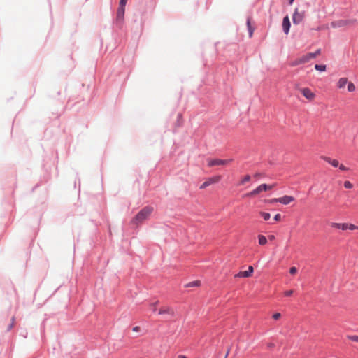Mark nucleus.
<instances>
[{"label":"nucleus","instance_id":"f257e3e1","mask_svg":"<svg viewBox=\"0 0 358 358\" xmlns=\"http://www.w3.org/2000/svg\"><path fill=\"white\" fill-rule=\"evenodd\" d=\"M152 210L153 209L152 207H145L136 215L133 220V222L135 224L141 223L150 216Z\"/></svg>","mask_w":358,"mask_h":358},{"label":"nucleus","instance_id":"f03ea898","mask_svg":"<svg viewBox=\"0 0 358 358\" xmlns=\"http://www.w3.org/2000/svg\"><path fill=\"white\" fill-rule=\"evenodd\" d=\"M273 187H275V185H268L266 184H262L259 186H258L256 189L252 190V192H248L246 194H245V196H247V197L254 196L257 194H259V193H261L263 191H267V190L271 189Z\"/></svg>","mask_w":358,"mask_h":358},{"label":"nucleus","instance_id":"7ed1b4c3","mask_svg":"<svg viewBox=\"0 0 358 358\" xmlns=\"http://www.w3.org/2000/svg\"><path fill=\"white\" fill-rule=\"evenodd\" d=\"M222 178V176H220V175H217V176H214L213 177H210V178H208L201 186H200V189H203L205 188H206L207 187L211 185H213V184H216L217 182H219L220 181Z\"/></svg>","mask_w":358,"mask_h":358},{"label":"nucleus","instance_id":"20e7f679","mask_svg":"<svg viewBox=\"0 0 358 358\" xmlns=\"http://www.w3.org/2000/svg\"><path fill=\"white\" fill-rule=\"evenodd\" d=\"M232 159H213L208 160V166H224L229 164Z\"/></svg>","mask_w":358,"mask_h":358},{"label":"nucleus","instance_id":"39448f33","mask_svg":"<svg viewBox=\"0 0 358 358\" xmlns=\"http://www.w3.org/2000/svg\"><path fill=\"white\" fill-rule=\"evenodd\" d=\"M305 17V12L304 11H299L298 8H296L294 10V13L293 14L292 20L294 24H298L301 23Z\"/></svg>","mask_w":358,"mask_h":358},{"label":"nucleus","instance_id":"423d86ee","mask_svg":"<svg viewBox=\"0 0 358 358\" xmlns=\"http://www.w3.org/2000/svg\"><path fill=\"white\" fill-rule=\"evenodd\" d=\"M293 201H294V198L293 196L286 195L282 197L273 199L271 200L270 202L271 203L279 202L284 205H287V204L290 203L291 202H292Z\"/></svg>","mask_w":358,"mask_h":358},{"label":"nucleus","instance_id":"0eeeda50","mask_svg":"<svg viewBox=\"0 0 358 358\" xmlns=\"http://www.w3.org/2000/svg\"><path fill=\"white\" fill-rule=\"evenodd\" d=\"M159 315H168L171 317L175 316L174 309L168 306H162L159 310Z\"/></svg>","mask_w":358,"mask_h":358},{"label":"nucleus","instance_id":"6e6552de","mask_svg":"<svg viewBox=\"0 0 358 358\" xmlns=\"http://www.w3.org/2000/svg\"><path fill=\"white\" fill-rule=\"evenodd\" d=\"M300 92L308 101H313L315 97V93L308 87L300 89Z\"/></svg>","mask_w":358,"mask_h":358},{"label":"nucleus","instance_id":"1a4fd4ad","mask_svg":"<svg viewBox=\"0 0 358 358\" xmlns=\"http://www.w3.org/2000/svg\"><path fill=\"white\" fill-rule=\"evenodd\" d=\"M254 269L252 266L248 267V269L245 271H241L235 275V278H248L250 277L253 273Z\"/></svg>","mask_w":358,"mask_h":358},{"label":"nucleus","instance_id":"9d476101","mask_svg":"<svg viewBox=\"0 0 358 358\" xmlns=\"http://www.w3.org/2000/svg\"><path fill=\"white\" fill-rule=\"evenodd\" d=\"M282 28L284 32L287 34L289 31L290 22L288 16H285L282 21Z\"/></svg>","mask_w":358,"mask_h":358},{"label":"nucleus","instance_id":"9b49d317","mask_svg":"<svg viewBox=\"0 0 358 358\" xmlns=\"http://www.w3.org/2000/svg\"><path fill=\"white\" fill-rule=\"evenodd\" d=\"M125 6L120 5L117 11V20L122 22L124 18Z\"/></svg>","mask_w":358,"mask_h":358},{"label":"nucleus","instance_id":"f8f14e48","mask_svg":"<svg viewBox=\"0 0 358 358\" xmlns=\"http://www.w3.org/2000/svg\"><path fill=\"white\" fill-rule=\"evenodd\" d=\"M322 159L330 164L334 167H338L339 166V162L337 159H332L329 157L322 156Z\"/></svg>","mask_w":358,"mask_h":358},{"label":"nucleus","instance_id":"ddd939ff","mask_svg":"<svg viewBox=\"0 0 358 358\" xmlns=\"http://www.w3.org/2000/svg\"><path fill=\"white\" fill-rule=\"evenodd\" d=\"M357 20L352 19V20H341L338 22V26H347V25H353L356 24Z\"/></svg>","mask_w":358,"mask_h":358},{"label":"nucleus","instance_id":"4468645a","mask_svg":"<svg viewBox=\"0 0 358 358\" xmlns=\"http://www.w3.org/2000/svg\"><path fill=\"white\" fill-rule=\"evenodd\" d=\"M330 226L332 228L342 229L343 231L346 230V223H337V222H331Z\"/></svg>","mask_w":358,"mask_h":358},{"label":"nucleus","instance_id":"2eb2a0df","mask_svg":"<svg viewBox=\"0 0 358 358\" xmlns=\"http://www.w3.org/2000/svg\"><path fill=\"white\" fill-rule=\"evenodd\" d=\"M348 83V80L347 78H341L338 83H337V87L339 89L343 88Z\"/></svg>","mask_w":358,"mask_h":358},{"label":"nucleus","instance_id":"dca6fc26","mask_svg":"<svg viewBox=\"0 0 358 358\" xmlns=\"http://www.w3.org/2000/svg\"><path fill=\"white\" fill-rule=\"evenodd\" d=\"M247 26H248V31H249V36L252 37L254 29L251 26L250 18H248V20H247Z\"/></svg>","mask_w":358,"mask_h":358},{"label":"nucleus","instance_id":"f3484780","mask_svg":"<svg viewBox=\"0 0 358 358\" xmlns=\"http://www.w3.org/2000/svg\"><path fill=\"white\" fill-rule=\"evenodd\" d=\"M258 241H259V244L261 245H264L266 244V243H267L266 238L263 235L258 236Z\"/></svg>","mask_w":358,"mask_h":358},{"label":"nucleus","instance_id":"a211bd4d","mask_svg":"<svg viewBox=\"0 0 358 358\" xmlns=\"http://www.w3.org/2000/svg\"><path fill=\"white\" fill-rule=\"evenodd\" d=\"M348 85V90L349 92H352L355 90L356 87L355 86V85L353 84V83L350 82V81H348V83L347 84Z\"/></svg>","mask_w":358,"mask_h":358},{"label":"nucleus","instance_id":"6ab92c4d","mask_svg":"<svg viewBox=\"0 0 358 358\" xmlns=\"http://www.w3.org/2000/svg\"><path fill=\"white\" fill-rule=\"evenodd\" d=\"M310 60H309L307 55H304L299 57V62H301V64L307 63Z\"/></svg>","mask_w":358,"mask_h":358},{"label":"nucleus","instance_id":"aec40b11","mask_svg":"<svg viewBox=\"0 0 358 358\" xmlns=\"http://www.w3.org/2000/svg\"><path fill=\"white\" fill-rule=\"evenodd\" d=\"M357 230L358 229V227L350 223H346V230Z\"/></svg>","mask_w":358,"mask_h":358},{"label":"nucleus","instance_id":"412c9836","mask_svg":"<svg viewBox=\"0 0 358 358\" xmlns=\"http://www.w3.org/2000/svg\"><path fill=\"white\" fill-rule=\"evenodd\" d=\"M315 69L320 71H326V66L325 65H320V64H315Z\"/></svg>","mask_w":358,"mask_h":358},{"label":"nucleus","instance_id":"4be33fe9","mask_svg":"<svg viewBox=\"0 0 358 358\" xmlns=\"http://www.w3.org/2000/svg\"><path fill=\"white\" fill-rule=\"evenodd\" d=\"M250 180V176L249 175H246L244 178L241 180L240 184L244 185L245 182H249Z\"/></svg>","mask_w":358,"mask_h":358},{"label":"nucleus","instance_id":"5701e85b","mask_svg":"<svg viewBox=\"0 0 358 358\" xmlns=\"http://www.w3.org/2000/svg\"><path fill=\"white\" fill-rule=\"evenodd\" d=\"M260 215L262 216L264 220H268L271 217V215L268 213L261 212Z\"/></svg>","mask_w":358,"mask_h":358},{"label":"nucleus","instance_id":"b1692460","mask_svg":"<svg viewBox=\"0 0 358 358\" xmlns=\"http://www.w3.org/2000/svg\"><path fill=\"white\" fill-rule=\"evenodd\" d=\"M158 303H159V301H157L150 304V307L153 312H155L157 310V306Z\"/></svg>","mask_w":358,"mask_h":358},{"label":"nucleus","instance_id":"393cba45","mask_svg":"<svg viewBox=\"0 0 358 358\" xmlns=\"http://www.w3.org/2000/svg\"><path fill=\"white\" fill-rule=\"evenodd\" d=\"M344 187L346 189H352L353 187V185L348 180L344 182Z\"/></svg>","mask_w":358,"mask_h":358},{"label":"nucleus","instance_id":"a878e982","mask_svg":"<svg viewBox=\"0 0 358 358\" xmlns=\"http://www.w3.org/2000/svg\"><path fill=\"white\" fill-rule=\"evenodd\" d=\"M299 64H301V63L299 62V58L292 61L290 63V66H296L299 65Z\"/></svg>","mask_w":358,"mask_h":358},{"label":"nucleus","instance_id":"bb28decb","mask_svg":"<svg viewBox=\"0 0 358 358\" xmlns=\"http://www.w3.org/2000/svg\"><path fill=\"white\" fill-rule=\"evenodd\" d=\"M200 282L199 281H194L190 283H189L187 286V287H194V286H199Z\"/></svg>","mask_w":358,"mask_h":358},{"label":"nucleus","instance_id":"cd10ccee","mask_svg":"<svg viewBox=\"0 0 358 358\" xmlns=\"http://www.w3.org/2000/svg\"><path fill=\"white\" fill-rule=\"evenodd\" d=\"M348 338L352 341L358 342V336H349Z\"/></svg>","mask_w":358,"mask_h":358},{"label":"nucleus","instance_id":"c85d7f7f","mask_svg":"<svg viewBox=\"0 0 358 358\" xmlns=\"http://www.w3.org/2000/svg\"><path fill=\"white\" fill-rule=\"evenodd\" d=\"M296 272H297V268L296 267L293 266V267L290 268V269H289L290 274L294 275L296 273Z\"/></svg>","mask_w":358,"mask_h":358},{"label":"nucleus","instance_id":"c756f323","mask_svg":"<svg viewBox=\"0 0 358 358\" xmlns=\"http://www.w3.org/2000/svg\"><path fill=\"white\" fill-rule=\"evenodd\" d=\"M280 317H281V315H280V313H274V314L273 315V318L274 320H278V319H280Z\"/></svg>","mask_w":358,"mask_h":358},{"label":"nucleus","instance_id":"7c9ffc66","mask_svg":"<svg viewBox=\"0 0 358 358\" xmlns=\"http://www.w3.org/2000/svg\"><path fill=\"white\" fill-rule=\"evenodd\" d=\"M306 55H308V57L309 60L315 58L314 52H310V53H308Z\"/></svg>","mask_w":358,"mask_h":358},{"label":"nucleus","instance_id":"2f4dec72","mask_svg":"<svg viewBox=\"0 0 358 358\" xmlns=\"http://www.w3.org/2000/svg\"><path fill=\"white\" fill-rule=\"evenodd\" d=\"M294 291L293 290H287L286 292H284V294L286 296H290L292 294H293Z\"/></svg>","mask_w":358,"mask_h":358},{"label":"nucleus","instance_id":"473e14b6","mask_svg":"<svg viewBox=\"0 0 358 358\" xmlns=\"http://www.w3.org/2000/svg\"><path fill=\"white\" fill-rule=\"evenodd\" d=\"M14 324H15V318L13 317L11 324L8 326V330H10L13 327Z\"/></svg>","mask_w":358,"mask_h":358},{"label":"nucleus","instance_id":"72a5a7b5","mask_svg":"<svg viewBox=\"0 0 358 358\" xmlns=\"http://www.w3.org/2000/svg\"><path fill=\"white\" fill-rule=\"evenodd\" d=\"M274 220L275 221H280L281 220V215L280 214H276L275 216H274Z\"/></svg>","mask_w":358,"mask_h":358},{"label":"nucleus","instance_id":"f704fd0d","mask_svg":"<svg viewBox=\"0 0 358 358\" xmlns=\"http://www.w3.org/2000/svg\"><path fill=\"white\" fill-rule=\"evenodd\" d=\"M339 167V169L342 171H347L348 169L347 167H345L343 164H339V166H338Z\"/></svg>","mask_w":358,"mask_h":358},{"label":"nucleus","instance_id":"c9c22d12","mask_svg":"<svg viewBox=\"0 0 358 358\" xmlns=\"http://www.w3.org/2000/svg\"><path fill=\"white\" fill-rule=\"evenodd\" d=\"M127 2V0H120V5L125 6Z\"/></svg>","mask_w":358,"mask_h":358},{"label":"nucleus","instance_id":"e433bc0d","mask_svg":"<svg viewBox=\"0 0 358 358\" xmlns=\"http://www.w3.org/2000/svg\"><path fill=\"white\" fill-rule=\"evenodd\" d=\"M132 330H133V331H135V332L139 331L140 327L138 326H136V327H133Z\"/></svg>","mask_w":358,"mask_h":358},{"label":"nucleus","instance_id":"4c0bfd02","mask_svg":"<svg viewBox=\"0 0 358 358\" xmlns=\"http://www.w3.org/2000/svg\"><path fill=\"white\" fill-rule=\"evenodd\" d=\"M315 57L320 54V50L318 49L315 52H314Z\"/></svg>","mask_w":358,"mask_h":358},{"label":"nucleus","instance_id":"58836bf2","mask_svg":"<svg viewBox=\"0 0 358 358\" xmlns=\"http://www.w3.org/2000/svg\"><path fill=\"white\" fill-rule=\"evenodd\" d=\"M229 352H230V348H229V349L227 350V352H226V355H225V357H224L227 358V357H228V355H229Z\"/></svg>","mask_w":358,"mask_h":358},{"label":"nucleus","instance_id":"ea45409f","mask_svg":"<svg viewBox=\"0 0 358 358\" xmlns=\"http://www.w3.org/2000/svg\"><path fill=\"white\" fill-rule=\"evenodd\" d=\"M178 358H187L186 356L180 355L178 357Z\"/></svg>","mask_w":358,"mask_h":358},{"label":"nucleus","instance_id":"a19ab883","mask_svg":"<svg viewBox=\"0 0 358 358\" xmlns=\"http://www.w3.org/2000/svg\"><path fill=\"white\" fill-rule=\"evenodd\" d=\"M268 238L270 240H273L275 238L273 235L269 236Z\"/></svg>","mask_w":358,"mask_h":358},{"label":"nucleus","instance_id":"79ce46f5","mask_svg":"<svg viewBox=\"0 0 358 358\" xmlns=\"http://www.w3.org/2000/svg\"><path fill=\"white\" fill-rule=\"evenodd\" d=\"M294 0H289V4H292Z\"/></svg>","mask_w":358,"mask_h":358},{"label":"nucleus","instance_id":"37998d69","mask_svg":"<svg viewBox=\"0 0 358 358\" xmlns=\"http://www.w3.org/2000/svg\"><path fill=\"white\" fill-rule=\"evenodd\" d=\"M224 358H226V357H224Z\"/></svg>","mask_w":358,"mask_h":358}]
</instances>
